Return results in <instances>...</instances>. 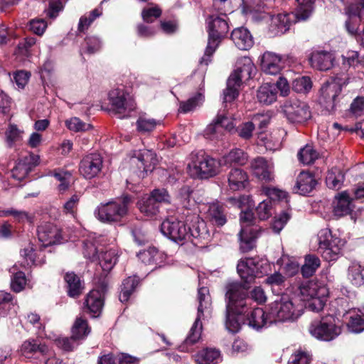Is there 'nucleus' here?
Masks as SVG:
<instances>
[{
    "label": "nucleus",
    "mask_w": 364,
    "mask_h": 364,
    "mask_svg": "<svg viewBox=\"0 0 364 364\" xmlns=\"http://www.w3.org/2000/svg\"><path fill=\"white\" fill-rule=\"evenodd\" d=\"M241 230L239 233L240 249L242 252H248L254 247V242L258 237L257 227L250 228L254 225L255 217L251 210L242 211L240 215Z\"/></svg>",
    "instance_id": "obj_8"
},
{
    "label": "nucleus",
    "mask_w": 364,
    "mask_h": 364,
    "mask_svg": "<svg viewBox=\"0 0 364 364\" xmlns=\"http://www.w3.org/2000/svg\"><path fill=\"white\" fill-rule=\"evenodd\" d=\"M109 97L112 111L117 114H122L120 118L127 116L135 108L134 101L124 90H113L109 92Z\"/></svg>",
    "instance_id": "obj_16"
},
{
    "label": "nucleus",
    "mask_w": 364,
    "mask_h": 364,
    "mask_svg": "<svg viewBox=\"0 0 364 364\" xmlns=\"http://www.w3.org/2000/svg\"><path fill=\"white\" fill-rule=\"evenodd\" d=\"M269 264L259 257H248L239 261L237 270L245 283H250L255 277H261L267 273Z\"/></svg>",
    "instance_id": "obj_7"
},
{
    "label": "nucleus",
    "mask_w": 364,
    "mask_h": 364,
    "mask_svg": "<svg viewBox=\"0 0 364 364\" xmlns=\"http://www.w3.org/2000/svg\"><path fill=\"white\" fill-rule=\"evenodd\" d=\"M333 213L338 217L350 213L353 210L352 199L347 191H343L335 197Z\"/></svg>",
    "instance_id": "obj_28"
},
{
    "label": "nucleus",
    "mask_w": 364,
    "mask_h": 364,
    "mask_svg": "<svg viewBox=\"0 0 364 364\" xmlns=\"http://www.w3.org/2000/svg\"><path fill=\"white\" fill-rule=\"evenodd\" d=\"M227 216L225 207L222 203L215 201L208 204L207 217L214 225L223 226L228 221Z\"/></svg>",
    "instance_id": "obj_24"
},
{
    "label": "nucleus",
    "mask_w": 364,
    "mask_h": 364,
    "mask_svg": "<svg viewBox=\"0 0 364 364\" xmlns=\"http://www.w3.org/2000/svg\"><path fill=\"white\" fill-rule=\"evenodd\" d=\"M277 97V87L274 84L264 83L258 88L257 92V98L262 105H271L276 101Z\"/></svg>",
    "instance_id": "obj_33"
},
{
    "label": "nucleus",
    "mask_w": 364,
    "mask_h": 364,
    "mask_svg": "<svg viewBox=\"0 0 364 364\" xmlns=\"http://www.w3.org/2000/svg\"><path fill=\"white\" fill-rule=\"evenodd\" d=\"M349 112L356 117L364 114V97H357L353 100Z\"/></svg>",
    "instance_id": "obj_63"
},
{
    "label": "nucleus",
    "mask_w": 364,
    "mask_h": 364,
    "mask_svg": "<svg viewBox=\"0 0 364 364\" xmlns=\"http://www.w3.org/2000/svg\"><path fill=\"white\" fill-rule=\"evenodd\" d=\"M80 198V196L79 194L75 193L63 205V212L65 214H70L73 217H75Z\"/></svg>",
    "instance_id": "obj_56"
},
{
    "label": "nucleus",
    "mask_w": 364,
    "mask_h": 364,
    "mask_svg": "<svg viewBox=\"0 0 364 364\" xmlns=\"http://www.w3.org/2000/svg\"><path fill=\"white\" fill-rule=\"evenodd\" d=\"M316 181L314 175L309 172H301L296 178L294 188L301 195H306L311 192L316 186Z\"/></svg>",
    "instance_id": "obj_29"
},
{
    "label": "nucleus",
    "mask_w": 364,
    "mask_h": 364,
    "mask_svg": "<svg viewBox=\"0 0 364 364\" xmlns=\"http://www.w3.org/2000/svg\"><path fill=\"white\" fill-rule=\"evenodd\" d=\"M159 163L155 152L149 149L139 151L134 157L131 159L132 164L138 166L140 177H145L148 172H151Z\"/></svg>",
    "instance_id": "obj_17"
},
{
    "label": "nucleus",
    "mask_w": 364,
    "mask_h": 364,
    "mask_svg": "<svg viewBox=\"0 0 364 364\" xmlns=\"http://www.w3.org/2000/svg\"><path fill=\"white\" fill-rule=\"evenodd\" d=\"M231 39L240 50H249L254 43L251 33L243 27L234 29L231 33Z\"/></svg>",
    "instance_id": "obj_26"
},
{
    "label": "nucleus",
    "mask_w": 364,
    "mask_h": 364,
    "mask_svg": "<svg viewBox=\"0 0 364 364\" xmlns=\"http://www.w3.org/2000/svg\"><path fill=\"white\" fill-rule=\"evenodd\" d=\"M282 109L284 114L290 122L302 123L311 117L309 106L295 98L287 100Z\"/></svg>",
    "instance_id": "obj_14"
},
{
    "label": "nucleus",
    "mask_w": 364,
    "mask_h": 364,
    "mask_svg": "<svg viewBox=\"0 0 364 364\" xmlns=\"http://www.w3.org/2000/svg\"><path fill=\"white\" fill-rule=\"evenodd\" d=\"M226 297L228 299L227 318L230 312L242 314L247 311L248 302L250 301V299L247 297L246 291L239 284L232 283L228 285Z\"/></svg>",
    "instance_id": "obj_10"
},
{
    "label": "nucleus",
    "mask_w": 364,
    "mask_h": 364,
    "mask_svg": "<svg viewBox=\"0 0 364 364\" xmlns=\"http://www.w3.org/2000/svg\"><path fill=\"white\" fill-rule=\"evenodd\" d=\"M255 69L254 64L249 57H242L237 61V68L230 75L237 77V82L242 83V79H249L251 77V74Z\"/></svg>",
    "instance_id": "obj_31"
},
{
    "label": "nucleus",
    "mask_w": 364,
    "mask_h": 364,
    "mask_svg": "<svg viewBox=\"0 0 364 364\" xmlns=\"http://www.w3.org/2000/svg\"><path fill=\"white\" fill-rule=\"evenodd\" d=\"M272 202L270 200H264L256 208V213L261 220L268 219L272 215Z\"/></svg>",
    "instance_id": "obj_60"
},
{
    "label": "nucleus",
    "mask_w": 364,
    "mask_h": 364,
    "mask_svg": "<svg viewBox=\"0 0 364 364\" xmlns=\"http://www.w3.org/2000/svg\"><path fill=\"white\" fill-rule=\"evenodd\" d=\"M1 216L8 217L12 216L15 221L19 223L28 222L31 224L33 223L34 216L25 210H19L14 208H7L0 212Z\"/></svg>",
    "instance_id": "obj_45"
},
{
    "label": "nucleus",
    "mask_w": 364,
    "mask_h": 364,
    "mask_svg": "<svg viewBox=\"0 0 364 364\" xmlns=\"http://www.w3.org/2000/svg\"><path fill=\"white\" fill-rule=\"evenodd\" d=\"M130 198L125 196L121 202L111 201L100 204L96 210L100 220L107 223L119 221L127 213V204Z\"/></svg>",
    "instance_id": "obj_11"
},
{
    "label": "nucleus",
    "mask_w": 364,
    "mask_h": 364,
    "mask_svg": "<svg viewBox=\"0 0 364 364\" xmlns=\"http://www.w3.org/2000/svg\"><path fill=\"white\" fill-rule=\"evenodd\" d=\"M20 257L21 260L18 262L25 268L44 263V260L37 259L34 245L31 242L20 250Z\"/></svg>",
    "instance_id": "obj_32"
},
{
    "label": "nucleus",
    "mask_w": 364,
    "mask_h": 364,
    "mask_svg": "<svg viewBox=\"0 0 364 364\" xmlns=\"http://www.w3.org/2000/svg\"><path fill=\"white\" fill-rule=\"evenodd\" d=\"M213 8L220 13V16L210 15L207 19L208 41L204 55L200 60V64L208 65L210 58L229 31L226 19L227 13L232 12L231 0H213Z\"/></svg>",
    "instance_id": "obj_1"
},
{
    "label": "nucleus",
    "mask_w": 364,
    "mask_h": 364,
    "mask_svg": "<svg viewBox=\"0 0 364 364\" xmlns=\"http://www.w3.org/2000/svg\"><path fill=\"white\" fill-rule=\"evenodd\" d=\"M138 207L141 213L147 217H153L159 212L160 206L151 196H146L138 202Z\"/></svg>",
    "instance_id": "obj_38"
},
{
    "label": "nucleus",
    "mask_w": 364,
    "mask_h": 364,
    "mask_svg": "<svg viewBox=\"0 0 364 364\" xmlns=\"http://www.w3.org/2000/svg\"><path fill=\"white\" fill-rule=\"evenodd\" d=\"M102 163V158L100 154H90L81 160L79 171L85 178H92L100 172Z\"/></svg>",
    "instance_id": "obj_20"
},
{
    "label": "nucleus",
    "mask_w": 364,
    "mask_h": 364,
    "mask_svg": "<svg viewBox=\"0 0 364 364\" xmlns=\"http://www.w3.org/2000/svg\"><path fill=\"white\" fill-rule=\"evenodd\" d=\"M186 215V223L188 224V232L189 240L194 245H204L210 240V233L207 229V226L204 220L199 218V215L187 209Z\"/></svg>",
    "instance_id": "obj_3"
},
{
    "label": "nucleus",
    "mask_w": 364,
    "mask_h": 364,
    "mask_svg": "<svg viewBox=\"0 0 364 364\" xmlns=\"http://www.w3.org/2000/svg\"><path fill=\"white\" fill-rule=\"evenodd\" d=\"M100 256H97L100 264L103 271L109 272L115 265L117 260V255L114 250L103 251L100 249Z\"/></svg>",
    "instance_id": "obj_41"
},
{
    "label": "nucleus",
    "mask_w": 364,
    "mask_h": 364,
    "mask_svg": "<svg viewBox=\"0 0 364 364\" xmlns=\"http://www.w3.org/2000/svg\"><path fill=\"white\" fill-rule=\"evenodd\" d=\"M237 77L230 75L227 81V87L223 91V103L232 102L239 95V87L241 83L237 82Z\"/></svg>",
    "instance_id": "obj_37"
},
{
    "label": "nucleus",
    "mask_w": 364,
    "mask_h": 364,
    "mask_svg": "<svg viewBox=\"0 0 364 364\" xmlns=\"http://www.w3.org/2000/svg\"><path fill=\"white\" fill-rule=\"evenodd\" d=\"M67 127L74 132L87 131L91 129L90 124H86L77 117H73L65 122Z\"/></svg>",
    "instance_id": "obj_61"
},
{
    "label": "nucleus",
    "mask_w": 364,
    "mask_h": 364,
    "mask_svg": "<svg viewBox=\"0 0 364 364\" xmlns=\"http://www.w3.org/2000/svg\"><path fill=\"white\" fill-rule=\"evenodd\" d=\"M37 235L43 247L60 243L63 239L60 229L50 223H43L38 225Z\"/></svg>",
    "instance_id": "obj_19"
},
{
    "label": "nucleus",
    "mask_w": 364,
    "mask_h": 364,
    "mask_svg": "<svg viewBox=\"0 0 364 364\" xmlns=\"http://www.w3.org/2000/svg\"><path fill=\"white\" fill-rule=\"evenodd\" d=\"M228 180L230 188L232 191H238L245 187L247 175L240 168H234L229 173Z\"/></svg>",
    "instance_id": "obj_35"
},
{
    "label": "nucleus",
    "mask_w": 364,
    "mask_h": 364,
    "mask_svg": "<svg viewBox=\"0 0 364 364\" xmlns=\"http://www.w3.org/2000/svg\"><path fill=\"white\" fill-rule=\"evenodd\" d=\"M283 61L280 55L272 52H265L261 58V69L269 75H277L283 68Z\"/></svg>",
    "instance_id": "obj_22"
},
{
    "label": "nucleus",
    "mask_w": 364,
    "mask_h": 364,
    "mask_svg": "<svg viewBox=\"0 0 364 364\" xmlns=\"http://www.w3.org/2000/svg\"><path fill=\"white\" fill-rule=\"evenodd\" d=\"M311 356L301 350H296L291 356L289 364H309Z\"/></svg>",
    "instance_id": "obj_64"
},
{
    "label": "nucleus",
    "mask_w": 364,
    "mask_h": 364,
    "mask_svg": "<svg viewBox=\"0 0 364 364\" xmlns=\"http://www.w3.org/2000/svg\"><path fill=\"white\" fill-rule=\"evenodd\" d=\"M344 174L338 168H332L328 171L326 177V183L331 189L338 190L344 181Z\"/></svg>",
    "instance_id": "obj_44"
},
{
    "label": "nucleus",
    "mask_w": 364,
    "mask_h": 364,
    "mask_svg": "<svg viewBox=\"0 0 364 364\" xmlns=\"http://www.w3.org/2000/svg\"><path fill=\"white\" fill-rule=\"evenodd\" d=\"M300 295L304 301L309 300V299L316 296H327L328 289L325 285L315 282L308 281L302 283L299 287Z\"/></svg>",
    "instance_id": "obj_23"
},
{
    "label": "nucleus",
    "mask_w": 364,
    "mask_h": 364,
    "mask_svg": "<svg viewBox=\"0 0 364 364\" xmlns=\"http://www.w3.org/2000/svg\"><path fill=\"white\" fill-rule=\"evenodd\" d=\"M333 54L327 51L314 52L310 58L311 65L320 70H329L333 66Z\"/></svg>",
    "instance_id": "obj_30"
},
{
    "label": "nucleus",
    "mask_w": 364,
    "mask_h": 364,
    "mask_svg": "<svg viewBox=\"0 0 364 364\" xmlns=\"http://www.w3.org/2000/svg\"><path fill=\"white\" fill-rule=\"evenodd\" d=\"M348 277L355 286L364 284V267L358 263L352 264L348 268Z\"/></svg>",
    "instance_id": "obj_48"
},
{
    "label": "nucleus",
    "mask_w": 364,
    "mask_h": 364,
    "mask_svg": "<svg viewBox=\"0 0 364 364\" xmlns=\"http://www.w3.org/2000/svg\"><path fill=\"white\" fill-rule=\"evenodd\" d=\"M298 6L296 9L294 17L297 21H306L314 11V0H296Z\"/></svg>",
    "instance_id": "obj_39"
},
{
    "label": "nucleus",
    "mask_w": 364,
    "mask_h": 364,
    "mask_svg": "<svg viewBox=\"0 0 364 364\" xmlns=\"http://www.w3.org/2000/svg\"><path fill=\"white\" fill-rule=\"evenodd\" d=\"M349 78L336 77L331 82L324 83L320 89V104L328 112L334 111L342 86L348 83Z\"/></svg>",
    "instance_id": "obj_6"
},
{
    "label": "nucleus",
    "mask_w": 364,
    "mask_h": 364,
    "mask_svg": "<svg viewBox=\"0 0 364 364\" xmlns=\"http://www.w3.org/2000/svg\"><path fill=\"white\" fill-rule=\"evenodd\" d=\"M220 360V351L213 348H206L196 355V361L198 364H217Z\"/></svg>",
    "instance_id": "obj_34"
},
{
    "label": "nucleus",
    "mask_w": 364,
    "mask_h": 364,
    "mask_svg": "<svg viewBox=\"0 0 364 364\" xmlns=\"http://www.w3.org/2000/svg\"><path fill=\"white\" fill-rule=\"evenodd\" d=\"M139 284V279L136 277H129L123 281L122 290L119 295L121 302H126L129 300L131 294Z\"/></svg>",
    "instance_id": "obj_40"
},
{
    "label": "nucleus",
    "mask_w": 364,
    "mask_h": 364,
    "mask_svg": "<svg viewBox=\"0 0 364 364\" xmlns=\"http://www.w3.org/2000/svg\"><path fill=\"white\" fill-rule=\"evenodd\" d=\"M98 247L95 244L90 240L85 241L83 243V255L85 257L90 261L97 260Z\"/></svg>",
    "instance_id": "obj_62"
},
{
    "label": "nucleus",
    "mask_w": 364,
    "mask_h": 364,
    "mask_svg": "<svg viewBox=\"0 0 364 364\" xmlns=\"http://www.w3.org/2000/svg\"><path fill=\"white\" fill-rule=\"evenodd\" d=\"M107 288L108 282L104 279L98 282L95 288L90 291L85 298L84 312L94 318L98 317L101 314Z\"/></svg>",
    "instance_id": "obj_5"
},
{
    "label": "nucleus",
    "mask_w": 364,
    "mask_h": 364,
    "mask_svg": "<svg viewBox=\"0 0 364 364\" xmlns=\"http://www.w3.org/2000/svg\"><path fill=\"white\" fill-rule=\"evenodd\" d=\"M181 218L185 221L178 220L175 218H169L164 220L161 225V232L173 242L183 245L188 241L189 235L188 232V224L186 223V215L187 212L182 213Z\"/></svg>",
    "instance_id": "obj_9"
},
{
    "label": "nucleus",
    "mask_w": 364,
    "mask_h": 364,
    "mask_svg": "<svg viewBox=\"0 0 364 364\" xmlns=\"http://www.w3.org/2000/svg\"><path fill=\"white\" fill-rule=\"evenodd\" d=\"M249 325L259 329L264 326L269 321V314H266L261 308H255L248 317Z\"/></svg>",
    "instance_id": "obj_43"
},
{
    "label": "nucleus",
    "mask_w": 364,
    "mask_h": 364,
    "mask_svg": "<svg viewBox=\"0 0 364 364\" xmlns=\"http://www.w3.org/2000/svg\"><path fill=\"white\" fill-rule=\"evenodd\" d=\"M5 134L8 145L12 146L14 143L21 140L22 132L16 125L10 124Z\"/></svg>",
    "instance_id": "obj_59"
},
{
    "label": "nucleus",
    "mask_w": 364,
    "mask_h": 364,
    "mask_svg": "<svg viewBox=\"0 0 364 364\" xmlns=\"http://www.w3.org/2000/svg\"><path fill=\"white\" fill-rule=\"evenodd\" d=\"M250 169L254 176L265 182L274 179V164L265 158L258 156L250 161Z\"/></svg>",
    "instance_id": "obj_21"
},
{
    "label": "nucleus",
    "mask_w": 364,
    "mask_h": 364,
    "mask_svg": "<svg viewBox=\"0 0 364 364\" xmlns=\"http://www.w3.org/2000/svg\"><path fill=\"white\" fill-rule=\"evenodd\" d=\"M292 88L296 92H307L311 88V80L306 76L296 78L292 82Z\"/></svg>",
    "instance_id": "obj_54"
},
{
    "label": "nucleus",
    "mask_w": 364,
    "mask_h": 364,
    "mask_svg": "<svg viewBox=\"0 0 364 364\" xmlns=\"http://www.w3.org/2000/svg\"><path fill=\"white\" fill-rule=\"evenodd\" d=\"M90 332V328L87 320L82 317L77 318L72 328L73 339H76L77 341L84 339Z\"/></svg>",
    "instance_id": "obj_46"
},
{
    "label": "nucleus",
    "mask_w": 364,
    "mask_h": 364,
    "mask_svg": "<svg viewBox=\"0 0 364 364\" xmlns=\"http://www.w3.org/2000/svg\"><path fill=\"white\" fill-rule=\"evenodd\" d=\"M53 176L60 181L58 185L59 191L63 193L67 191L70 186L71 173L68 171H55Z\"/></svg>",
    "instance_id": "obj_55"
},
{
    "label": "nucleus",
    "mask_w": 364,
    "mask_h": 364,
    "mask_svg": "<svg viewBox=\"0 0 364 364\" xmlns=\"http://www.w3.org/2000/svg\"><path fill=\"white\" fill-rule=\"evenodd\" d=\"M220 163L215 159L202 155L188 164L190 175L193 178H208L219 172Z\"/></svg>",
    "instance_id": "obj_12"
},
{
    "label": "nucleus",
    "mask_w": 364,
    "mask_h": 364,
    "mask_svg": "<svg viewBox=\"0 0 364 364\" xmlns=\"http://www.w3.org/2000/svg\"><path fill=\"white\" fill-rule=\"evenodd\" d=\"M151 197L156 200V203L160 206L161 203H170L171 196L165 188L154 189L151 193Z\"/></svg>",
    "instance_id": "obj_58"
},
{
    "label": "nucleus",
    "mask_w": 364,
    "mask_h": 364,
    "mask_svg": "<svg viewBox=\"0 0 364 364\" xmlns=\"http://www.w3.org/2000/svg\"><path fill=\"white\" fill-rule=\"evenodd\" d=\"M136 124L138 132L146 133L152 132L156 125L159 124V121L141 116L137 119Z\"/></svg>",
    "instance_id": "obj_53"
},
{
    "label": "nucleus",
    "mask_w": 364,
    "mask_h": 364,
    "mask_svg": "<svg viewBox=\"0 0 364 364\" xmlns=\"http://www.w3.org/2000/svg\"><path fill=\"white\" fill-rule=\"evenodd\" d=\"M342 59L343 64L345 66L360 67L364 68L363 58L360 57L357 51L348 50L345 55H342Z\"/></svg>",
    "instance_id": "obj_50"
},
{
    "label": "nucleus",
    "mask_w": 364,
    "mask_h": 364,
    "mask_svg": "<svg viewBox=\"0 0 364 364\" xmlns=\"http://www.w3.org/2000/svg\"><path fill=\"white\" fill-rule=\"evenodd\" d=\"M318 250L323 258L328 262L336 260L342 254L344 242L331 234L329 229H323L318 234Z\"/></svg>",
    "instance_id": "obj_4"
},
{
    "label": "nucleus",
    "mask_w": 364,
    "mask_h": 364,
    "mask_svg": "<svg viewBox=\"0 0 364 364\" xmlns=\"http://www.w3.org/2000/svg\"><path fill=\"white\" fill-rule=\"evenodd\" d=\"M318 157V151L312 146L308 144L301 149L298 153L299 161L306 165L314 163Z\"/></svg>",
    "instance_id": "obj_49"
},
{
    "label": "nucleus",
    "mask_w": 364,
    "mask_h": 364,
    "mask_svg": "<svg viewBox=\"0 0 364 364\" xmlns=\"http://www.w3.org/2000/svg\"><path fill=\"white\" fill-rule=\"evenodd\" d=\"M341 332L340 327L331 322L314 321L309 326V333L314 337L326 341L334 339Z\"/></svg>",
    "instance_id": "obj_18"
},
{
    "label": "nucleus",
    "mask_w": 364,
    "mask_h": 364,
    "mask_svg": "<svg viewBox=\"0 0 364 364\" xmlns=\"http://www.w3.org/2000/svg\"><path fill=\"white\" fill-rule=\"evenodd\" d=\"M261 19L267 22L270 21L269 32L273 36H281L289 31L292 22L298 21L294 17V14H279L273 16L269 13H263Z\"/></svg>",
    "instance_id": "obj_15"
},
{
    "label": "nucleus",
    "mask_w": 364,
    "mask_h": 364,
    "mask_svg": "<svg viewBox=\"0 0 364 364\" xmlns=\"http://www.w3.org/2000/svg\"><path fill=\"white\" fill-rule=\"evenodd\" d=\"M198 315L189 331L188 335L184 341L178 346V350L181 352H192L196 348L197 343L200 341L203 326L201 318L204 316V312H210L211 306V299L209 294V290L207 287H200L198 291Z\"/></svg>",
    "instance_id": "obj_2"
},
{
    "label": "nucleus",
    "mask_w": 364,
    "mask_h": 364,
    "mask_svg": "<svg viewBox=\"0 0 364 364\" xmlns=\"http://www.w3.org/2000/svg\"><path fill=\"white\" fill-rule=\"evenodd\" d=\"M19 350L23 356L31 358L38 353L42 355H46L49 349L45 343L35 339H28L21 344Z\"/></svg>",
    "instance_id": "obj_25"
},
{
    "label": "nucleus",
    "mask_w": 364,
    "mask_h": 364,
    "mask_svg": "<svg viewBox=\"0 0 364 364\" xmlns=\"http://www.w3.org/2000/svg\"><path fill=\"white\" fill-rule=\"evenodd\" d=\"M225 164L242 166L247 161V155L240 149H234L223 158Z\"/></svg>",
    "instance_id": "obj_47"
},
{
    "label": "nucleus",
    "mask_w": 364,
    "mask_h": 364,
    "mask_svg": "<svg viewBox=\"0 0 364 364\" xmlns=\"http://www.w3.org/2000/svg\"><path fill=\"white\" fill-rule=\"evenodd\" d=\"M26 284V278L25 273L18 271L14 274L11 279V287L14 291L20 292L24 289Z\"/></svg>",
    "instance_id": "obj_57"
},
{
    "label": "nucleus",
    "mask_w": 364,
    "mask_h": 364,
    "mask_svg": "<svg viewBox=\"0 0 364 364\" xmlns=\"http://www.w3.org/2000/svg\"><path fill=\"white\" fill-rule=\"evenodd\" d=\"M321 265L320 259L314 255H307L304 257V263L301 267L304 277L309 278L314 275Z\"/></svg>",
    "instance_id": "obj_42"
},
{
    "label": "nucleus",
    "mask_w": 364,
    "mask_h": 364,
    "mask_svg": "<svg viewBox=\"0 0 364 364\" xmlns=\"http://www.w3.org/2000/svg\"><path fill=\"white\" fill-rule=\"evenodd\" d=\"M298 316L295 313L293 303L288 299L282 298L269 304V323L284 322L294 319Z\"/></svg>",
    "instance_id": "obj_13"
},
{
    "label": "nucleus",
    "mask_w": 364,
    "mask_h": 364,
    "mask_svg": "<svg viewBox=\"0 0 364 364\" xmlns=\"http://www.w3.org/2000/svg\"><path fill=\"white\" fill-rule=\"evenodd\" d=\"M203 99V95L201 92H198L188 100L180 102L178 111L182 113L193 111L197 106L202 103Z\"/></svg>",
    "instance_id": "obj_52"
},
{
    "label": "nucleus",
    "mask_w": 364,
    "mask_h": 364,
    "mask_svg": "<svg viewBox=\"0 0 364 364\" xmlns=\"http://www.w3.org/2000/svg\"><path fill=\"white\" fill-rule=\"evenodd\" d=\"M64 280L66 283L67 293L70 297L77 298L82 294L85 289L84 283L75 272L65 273Z\"/></svg>",
    "instance_id": "obj_27"
},
{
    "label": "nucleus",
    "mask_w": 364,
    "mask_h": 364,
    "mask_svg": "<svg viewBox=\"0 0 364 364\" xmlns=\"http://www.w3.org/2000/svg\"><path fill=\"white\" fill-rule=\"evenodd\" d=\"M102 43L100 40L96 36L87 37L81 47V54H93L100 50Z\"/></svg>",
    "instance_id": "obj_51"
},
{
    "label": "nucleus",
    "mask_w": 364,
    "mask_h": 364,
    "mask_svg": "<svg viewBox=\"0 0 364 364\" xmlns=\"http://www.w3.org/2000/svg\"><path fill=\"white\" fill-rule=\"evenodd\" d=\"M139 260L146 265H157L162 262V255L156 247H149L137 255Z\"/></svg>",
    "instance_id": "obj_36"
}]
</instances>
